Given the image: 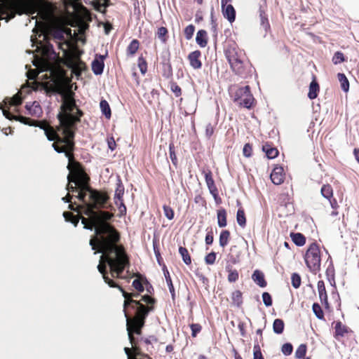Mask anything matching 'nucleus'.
I'll return each mask as SVG.
<instances>
[{
    "label": "nucleus",
    "instance_id": "obj_55",
    "mask_svg": "<svg viewBox=\"0 0 359 359\" xmlns=\"http://www.w3.org/2000/svg\"><path fill=\"white\" fill-rule=\"evenodd\" d=\"M209 191L211 194V195L213 196L214 200L216 203V204L219 205L221 204L222 201V198L219 196L218 190L216 187H212L211 189H209Z\"/></svg>",
    "mask_w": 359,
    "mask_h": 359
},
{
    "label": "nucleus",
    "instance_id": "obj_53",
    "mask_svg": "<svg viewBox=\"0 0 359 359\" xmlns=\"http://www.w3.org/2000/svg\"><path fill=\"white\" fill-rule=\"evenodd\" d=\"M163 209L164 215L168 219L171 220L174 218L175 212L172 208H170L168 205H164L163 206Z\"/></svg>",
    "mask_w": 359,
    "mask_h": 359
},
{
    "label": "nucleus",
    "instance_id": "obj_60",
    "mask_svg": "<svg viewBox=\"0 0 359 359\" xmlns=\"http://www.w3.org/2000/svg\"><path fill=\"white\" fill-rule=\"evenodd\" d=\"M281 351L285 355H290L293 351V346L290 343H285L282 346Z\"/></svg>",
    "mask_w": 359,
    "mask_h": 359
},
{
    "label": "nucleus",
    "instance_id": "obj_3",
    "mask_svg": "<svg viewBox=\"0 0 359 359\" xmlns=\"http://www.w3.org/2000/svg\"><path fill=\"white\" fill-rule=\"evenodd\" d=\"M102 262L108 266L111 270V274L113 277L121 278L122 273L126 268L130 266V262L126 254H117L115 256L107 254L101 255L100 263L97 266L98 271L102 275V278L105 283L110 287H121L118 286L113 280L110 279L107 274V266H102Z\"/></svg>",
    "mask_w": 359,
    "mask_h": 359
},
{
    "label": "nucleus",
    "instance_id": "obj_44",
    "mask_svg": "<svg viewBox=\"0 0 359 359\" xmlns=\"http://www.w3.org/2000/svg\"><path fill=\"white\" fill-rule=\"evenodd\" d=\"M137 65L141 74L144 75L147 71V63L142 56L138 57Z\"/></svg>",
    "mask_w": 359,
    "mask_h": 359
},
{
    "label": "nucleus",
    "instance_id": "obj_38",
    "mask_svg": "<svg viewBox=\"0 0 359 359\" xmlns=\"http://www.w3.org/2000/svg\"><path fill=\"white\" fill-rule=\"evenodd\" d=\"M153 250H154V252L157 263L160 266H162V268H163V264H165L163 262V259L161 257V252H160V250H159V248H158V244H157V242L156 240L153 241Z\"/></svg>",
    "mask_w": 359,
    "mask_h": 359
},
{
    "label": "nucleus",
    "instance_id": "obj_33",
    "mask_svg": "<svg viewBox=\"0 0 359 359\" xmlns=\"http://www.w3.org/2000/svg\"><path fill=\"white\" fill-rule=\"evenodd\" d=\"M161 65L162 66V76L166 79H171L172 77V68L171 63Z\"/></svg>",
    "mask_w": 359,
    "mask_h": 359
},
{
    "label": "nucleus",
    "instance_id": "obj_1",
    "mask_svg": "<svg viewBox=\"0 0 359 359\" xmlns=\"http://www.w3.org/2000/svg\"><path fill=\"white\" fill-rule=\"evenodd\" d=\"M125 299L123 303V312L126 318V329L130 343L133 341L132 333L141 334V330L144 327L145 320L149 313L154 310L153 304L155 299L149 294L142 297L140 301L128 299V294L123 287H118Z\"/></svg>",
    "mask_w": 359,
    "mask_h": 359
},
{
    "label": "nucleus",
    "instance_id": "obj_22",
    "mask_svg": "<svg viewBox=\"0 0 359 359\" xmlns=\"http://www.w3.org/2000/svg\"><path fill=\"white\" fill-rule=\"evenodd\" d=\"M100 108L102 112V114L107 118L109 119L111 116V111L110 106L108 103V102L102 99L100 102Z\"/></svg>",
    "mask_w": 359,
    "mask_h": 359
},
{
    "label": "nucleus",
    "instance_id": "obj_28",
    "mask_svg": "<svg viewBox=\"0 0 359 359\" xmlns=\"http://www.w3.org/2000/svg\"><path fill=\"white\" fill-rule=\"evenodd\" d=\"M62 216L65 222L72 224L75 227L77 226L79 222V219L76 215H72L69 212L65 211L62 213Z\"/></svg>",
    "mask_w": 359,
    "mask_h": 359
},
{
    "label": "nucleus",
    "instance_id": "obj_42",
    "mask_svg": "<svg viewBox=\"0 0 359 359\" xmlns=\"http://www.w3.org/2000/svg\"><path fill=\"white\" fill-rule=\"evenodd\" d=\"M307 346L304 344H300L295 351V357L297 358H304L306 355Z\"/></svg>",
    "mask_w": 359,
    "mask_h": 359
},
{
    "label": "nucleus",
    "instance_id": "obj_47",
    "mask_svg": "<svg viewBox=\"0 0 359 359\" xmlns=\"http://www.w3.org/2000/svg\"><path fill=\"white\" fill-rule=\"evenodd\" d=\"M291 200L292 198L288 193H281L278 196V201L281 205H287V203H290Z\"/></svg>",
    "mask_w": 359,
    "mask_h": 359
},
{
    "label": "nucleus",
    "instance_id": "obj_61",
    "mask_svg": "<svg viewBox=\"0 0 359 359\" xmlns=\"http://www.w3.org/2000/svg\"><path fill=\"white\" fill-rule=\"evenodd\" d=\"M132 286L139 292V293H141V292H143L144 290V287L142 285V283H141V281L136 278L135 280H133V283H132Z\"/></svg>",
    "mask_w": 359,
    "mask_h": 359
},
{
    "label": "nucleus",
    "instance_id": "obj_25",
    "mask_svg": "<svg viewBox=\"0 0 359 359\" xmlns=\"http://www.w3.org/2000/svg\"><path fill=\"white\" fill-rule=\"evenodd\" d=\"M290 237H291L292 241L297 246H303L305 244V243H306V238L301 233H293V232H292L290 233Z\"/></svg>",
    "mask_w": 359,
    "mask_h": 359
},
{
    "label": "nucleus",
    "instance_id": "obj_34",
    "mask_svg": "<svg viewBox=\"0 0 359 359\" xmlns=\"http://www.w3.org/2000/svg\"><path fill=\"white\" fill-rule=\"evenodd\" d=\"M226 18L232 23L236 19V10L233 6L229 4L226 6Z\"/></svg>",
    "mask_w": 359,
    "mask_h": 359
},
{
    "label": "nucleus",
    "instance_id": "obj_39",
    "mask_svg": "<svg viewBox=\"0 0 359 359\" xmlns=\"http://www.w3.org/2000/svg\"><path fill=\"white\" fill-rule=\"evenodd\" d=\"M330 205L332 208V211L330 213V215L333 217H336L339 215V211L338 209L339 208V205L338 204V202L337 199L334 197L328 199Z\"/></svg>",
    "mask_w": 359,
    "mask_h": 359
},
{
    "label": "nucleus",
    "instance_id": "obj_7",
    "mask_svg": "<svg viewBox=\"0 0 359 359\" xmlns=\"http://www.w3.org/2000/svg\"><path fill=\"white\" fill-rule=\"evenodd\" d=\"M304 260L311 271L316 273L320 271L321 262L320 250L316 243H313L309 245L305 253Z\"/></svg>",
    "mask_w": 359,
    "mask_h": 359
},
{
    "label": "nucleus",
    "instance_id": "obj_43",
    "mask_svg": "<svg viewBox=\"0 0 359 359\" xmlns=\"http://www.w3.org/2000/svg\"><path fill=\"white\" fill-rule=\"evenodd\" d=\"M312 309L316 316L320 320H324V313L321 306L318 303H314L312 306Z\"/></svg>",
    "mask_w": 359,
    "mask_h": 359
},
{
    "label": "nucleus",
    "instance_id": "obj_11",
    "mask_svg": "<svg viewBox=\"0 0 359 359\" xmlns=\"http://www.w3.org/2000/svg\"><path fill=\"white\" fill-rule=\"evenodd\" d=\"M3 115L5 116V118H6L7 119H9V120H15V121H20V123H22L25 125L39 127L40 129L43 130L44 132H45V130H47L44 126L35 124L34 123V121L29 118H27L25 116L18 117L16 116L12 115L10 112H8L4 110L3 111Z\"/></svg>",
    "mask_w": 359,
    "mask_h": 359
},
{
    "label": "nucleus",
    "instance_id": "obj_59",
    "mask_svg": "<svg viewBox=\"0 0 359 359\" xmlns=\"http://www.w3.org/2000/svg\"><path fill=\"white\" fill-rule=\"evenodd\" d=\"M100 194L101 193L98 192L96 190L91 191L90 192V199L92 201L94 208H96V205H97V201Z\"/></svg>",
    "mask_w": 359,
    "mask_h": 359
},
{
    "label": "nucleus",
    "instance_id": "obj_57",
    "mask_svg": "<svg viewBox=\"0 0 359 359\" xmlns=\"http://www.w3.org/2000/svg\"><path fill=\"white\" fill-rule=\"evenodd\" d=\"M61 142L63 143L65 145L67 149L69 151H74V147H75L74 140L62 139L61 140Z\"/></svg>",
    "mask_w": 359,
    "mask_h": 359
},
{
    "label": "nucleus",
    "instance_id": "obj_32",
    "mask_svg": "<svg viewBox=\"0 0 359 359\" xmlns=\"http://www.w3.org/2000/svg\"><path fill=\"white\" fill-rule=\"evenodd\" d=\"M320 192L322 196L327 200L333 197V189L329 184L323 185Z\"/></svg>",
    "mask_w": 359,
    "mask_h": 359
},
{
    "label": "nucleus",
    "instance_id": "obj_36",
    "mask_svg": "<svg viewBox=\"0 0 359 359\" xmlns=\"http://www.w3.org/2000/svg\"><path fill=\"white\" fill-rule=\"evenodd\" d=\"M229 261L232 263H236L238 261L240 257V252L238 250V248L236 246H233L230 249V252L229 254Z\"/></svg>",
    "mask_w": 359,
    "mask_h": 359
},
{
    "label": "nucleus",
    "instance_id": "obj_40",
    "mask_svg": "<svg viewBox=\"0 0 359 359\" xmlns=\"http://www.w3.org/2000/svg\"><path fill=\"white\" fill-rule=\"evenodd\" d=\"M168 29L165 27H161L158 29V32L156 33L157 37L161 40V41L165 43L167 41V35H168Z\"/></svg>",
    "mask_w": 359,
    "mask_h": 359
},
{
    "label": "nucleus",
    "instance_id": "obj_12",
    "mask_svg": "<svg viewBox=\"0 0 359 359\" xmlns=\"http://www.w3.org/2000/svg\"><path fill=\"white\" fill-rule=\"evenodd\" d=\"M285 172L283 167L276 165L272 170L270 178L276 185L281 184L285 180Z\"/></svg>",
    "mask_w": 359,
    "mask_h": 359
},
{
    "label": "nucleus",
    "instance_id": "obj_41",
    "mask_svg": "<svg viewBox=\"0 0 359 359\" xmlns=\"http://www.w3.org/2000/svg\"><path fill=\"white\" fill-rule=\"evenodd\" d=\"M236 219H237L238 224L241 226L243 227L245 226L246 218H245V212L243 209L240 208L238 210L237 215H236Z\"/></svg>",
    "mask_w": 359,
    "mask_h": 359
},
{
    "label": "nucleus",
    "instance_id": "obj_8",
    "mask_svg": "<svg viewBox=\"0 0 359 359\" xmlns=\"http://www.w3.org/2000/svg\"><path fill=\"white\" fill-rule=\"evenodd\" d=\"M22 97L19 93H16L12 97H6L4 100L3 102H0V109L2 111V112L4 110L8 112H10L12 115L15 116V114H14L10 111V109L11 107H13V111L15 112H18V107L22 104ZM16 116L19 117L22 116L16 115Z\"/></svg>",
    "mask_w": 359,
    "mask_h": 359
},
{
    "label": "nucleus",
    "instance_id": "obj_51",
    "mask_svg": "<svg viewBox=\"0 0 359 359\" xmlns=\"http://www.w3.org/2000/svg\"><path fill=\"white\" fill-rule=\"evenodd\" d=\"M253 359H264L261 351L259 343L255 344L253 347Z\"/></svg>",
    "mask_w": 359,
    "mask_h": 359
},
{
    "label": "nucleus",
    "instance_id": "obj_6",
    "mask_svg": "<svg viewBox=\"0 0 359 359\" xmlns=\"http://www.w3.org/2000/svg\"><path fill=\"white\" fill-rule=\"evenodd\" d=\"M229 93L233 102L247 109H251L255 105V98L250 92V87H239L233 85L229 88Z\"/></svg>",
    "mask_w": 359,
    "mask_h": 359
},
{
    "label": "nucleus",
    "instance_id": "obj_20",
    "mask_svg": "<svg viewBox=\"0 0 359 359\" xmlns=\"http://www.w3.org/2000/svg\"><path fill=\"white\" fill-rule=\"evenodd\" d=\"M25 108L28 111V113L32 116H39L42 112L40 104L36 101L33 102L32 104L27 103Z\"/></svg>",
    "mask_w": 359,
    "mask_h": 359
},
{
    "label": "nucleus",
    "instance_id": "obj_26",
    "mask_svg": "<svg viewBox=\"0 0 359 359\" xmlns=\"http://www.w3.org/2000/svg\"><path fill=\"white\" fill-rule=\"evenodd\" d=\"M140 42L137 39H133L127 47L126 53L128 56L133 55L138 50Z\"/></svg>",
    "mask_w": 359,
    "mask_h": 359
},
{
    "label": "nucleus",
    "instance_id": "obj_10",
    "mask_svg": "<svg viewBox=\"0 0 359 359\" xmlns=\"http://www.w3.org/2000/svg\"><path fill=\"white\" fill-rule=\"evenodd\" d=\"M107 55V51L104 55H96L95 58L92 61L91 69L95 75L100 76L103 73L104 69V60Z\"/></svg>",
    "mask_w": 359,
    "mask_h": 359
},
{
    "label": "nucleus",
    "instance_id": "obj_62",
    "mask_svg": "<svg viewBox=\"0 0 359 359\" xmlns=\"http://www.w3.org/2000/svg\"><path fill=\"white\" fill-rule=\"evenodd\" d=\"M190 327L191 330V336L193 337H196V335L201 332L202 327L198 323H193L190 325Z\"/></svg>",
    "mask_w": 359,
    "mask_h": 359
},
{
    "label": "nucleus",
    "instance_id": "obj_18",
    "mask_svg": "<svg viewBox=\"0 0 359 359\" xmlns=\"http://www.w3.org/2000/svg\"><path fill=\"white\" fill-rule=\"evenodd\" d=\"M334 330V337L337 339H339V337H344L349 332L348 327L343 325L340 321L335 323Z\"/></svg>",
    "mask_w": 359,
    "mask_h": 359
},
{
    "label": "nucleus",
    "instance_id": "obj_16",
    "mask_svg": "<svg viewBox=\"0 0 359 359\" xmlns=\"http://www.w3.org/2000/svg\"><path fill=\"white\" fill-rule=\"evenodd\" d=\"M262 150L266 153L269 158H274L278 156L279 151L277 148L273 147V144L269 142H266L262 146Z\"/></svg>",
    "mask_w": 359,
    "mask_h": 359
},
{
    "label": "nucleus",
    "instance_id": "obj_52",
    "mask_svg": "<svg viewBox=\"0 0 359 359\" xmlns=\"http://www.w3.org/2000/svg\"><path fill=\"white\" fill-rule=\"evenodd\" d=\"M332 62L334 65L340 64L345 61V57L343 54V53L340 51H337L334 53V56L332 57Z\"/></svg>",
    "mask_w": 359,
    "mask_h": 359
},
{
    "label": "nucleus",
    "instance_id": "obj_23",
    "mask_svg": "<svg viewBox=\"0 0 359 359\" xmlns=\"http://www.w3.org/2000/svg\"><path fill=\"white\" fill-rule=\"evenodd\" d=\"M44 53L50 60H55L57 58L58 55L54 49V46L50 43H47L44 48Z\"/></svg>",
    "mask_w": 359,
    "mask_h": 359
},
{
    "label": "nucleus",
    "instance_id": "obj_31",
    "mask_svg": "<svg viewBox=\"0 0 359 359\" xmlns=\"http://www.w3.org/2000/svg\"><path fill=\"white\" fill-rule=\"evenodd\" d=\"M337 78L341 84V88L344 92L349 90V82L346 75L343 73H338Z\"/></svg>",
    "mask_w": 359,
    "mask_h": 359
},
{
    "label": "nucleus",
    "instance_id": "obj_56",
    "mask_svg": "<svg viewBox=\"0 0 359 359\" xmlns=\"http://www.w3.org/2000/svg\"><path fill=\"white\" fill-rule=\"evenodd\" d=\"M217 222L219 227H224V208L217 211Z\"/></svg>",
    "mask_w": 359,
    "mask_h": 359
},
{
    "label": "nucleus",
    "instance_id": "obj_35",
    "mask_svg": "<svg viewBox=\"0 0 359 359\" xmlns=\"http://www.w3.org/2000/svg\"><path fill=\"white\" fill-rule=\"evenodd\" d=\"M114 203L117 206L119 213L118 215V217H123L126 215L127 208L123 202V199L121 200H114Z\"/></svg>",
    "mask_w": 359,
    "mask_h": 359
},
{
    "label": "nucleus",
    "instance_id": "obj_50",
    "mask_svg": "<svg viewBox=\"0 0 359 359\" xmlns=\"http://www.w3.org/2000/svg\"><path fill=\"white\" fill-rule=\"evenodd\" d=\"M161 65L170 63V53L168 49L164 50L161 54Z\"/></svg>",
    "mask_w": 359,
    "mask_h": 359
},
{
    "label": "nucleus",
    "instance_id": "obj_49",
    "mask_svg": "<svg viewBox=\"0 0 359 359\" xmlns=\"http://www.w3.org/2000/svg\"><path fill=\"white\" fill-rule=\"evenodd\" d=\"M169 155L170 158L175 166L177 165V158L175 151V146L173 143L169 144Z\"/></svg>",
    "mask_w": 359,
    "mask_h": 359
},
{
    "label": "nucleus",
    "instance_id": "obj_13",
    "mask_svg": "<svg viewBox=\"0 0 359 359\" xmlns=\"http://www.w3.org/2000/svg\"><path fill=\"white\" fill-rule=\"evenodd\" d=\"M201 55V52L198 50L191 52L188 55V60L191 67L194 69H201L202 67V62L199 60Z\"/></svg>",
    "mask_w": 359,
    "mask_h": 359
},
{
    "label": "nucleus",
    "instance_id": "obj_17",
    "mask_svg": "<svg viewBox=\"0 0 359 359\" xmlns=\"http://www.w3.org/2000/svg\"><path fill=\"white\" fill-rule=\"evenodd\" d=\"M196 42L201 48H205L208 44V34L205 29H200L196 33Z\"/></svg>",
    "mask_w": 359,
    "mask_h": 359
},
{
    "label": "nucleus",
    "instance_id": "obj_15",
    "mask_svg": "<svg viewBox=\"0 0 359 359\" xmlns=\"http://www.w3.org/2000/svg\"><path fill=\"white\" fill-rule=\"evenodd\" d=\"M319 297L322 304H325V306H328L327 294L323 280H319L317 284Z\"/></svg>",
    "mask_w": 359,
    "mask_h": 359
},
{
    "label": "nucleus",
    "instance_id": "obj_54",
    "mask_svg": "<svg viewBox=\"0 0 359 359\" xmlns=\"http://www.w3.org/2000/svg\"><path fill=\"white\" fill-rule=\"evenodd\" d=\"M57 118L60 121V123H66L69 119H70V116L68 114H67L65 111L61 109V111L58 113L57 115Z\"/></svg>",
    "mask_w": 359,
    "mask_h": 359
},
{
    "label": "nucleus",
    "instance_id": "obj_48",
    "mask_svg": "<svg viewBox=\"0 0 359 359\" xmlns=\"http://www.w3.org/2000/svg\"><path fill=\"white\" fill-rule=\"evenodd\" d=\"M291 283L293 287L297 289L300 287L302 279L300 276L297 273H293L291 276Z\"/></svg>",
    "mask_w": 359,
    "mask_h": 359
},
{
    "label": "nucleus",
    "instance_id": "obj_58",
    "mask_svg": "<svg viewBox=\"0 0 359 359\" xmlns=\"http://www.w3.org/2000/svg\"><path fill=\"white\" fill-rule=\"evenodd\" d=\"M216 256H217L216 252H215L213 251L210 252V253H208L205 257V264H208V265L213 264L215 263V262Z\"/></svg>",
    "mask_w": 359,
    "mask_h": 359
},
{
    "label": "nucleus",
    "instance_id": "obj_9",
    "mask_svg": "<svg viewBox=\"0 0 359 359\" xmlns=\"http://www.w3.org/2000/svg\"><path fill=\"white\" fill-rule=\"evenodd\" d=\"M89 212H92V222L90 224H93V227L97 225L100 227L102 224H108L107 222L111 220L114 215L112 212L104 210L93 211L88 210L86 214L88 215Z\"/></svg>",
    "mask_w": 359,
    "mask_h": 359
},
{
    "label": "nucleus",
    "instance_id": "obj_4",
    "mask_svg": "<svg viewBox=\"0 0 359 359\" xmlns=\"http://www.w3.org/2000/svg\"><path fill=\"white\" fill-rule=\"evenodd\" d=\"M61 97L62 104L60 109L65 111L70 116V119L80 121L81 117L83 116L82 111L78 107L76 100L74 98L75 94L65 88L57 89L55 92Z\"/></svg>",
    "mask_w": 359,
    "mask_h": 359
},
{
    "label": "nucleus",
    "instance_id": "obj_37",
    "mask_svg": "<svg viewBox=\"0 0 359 359\" xmlns=\"http://www.w3.org/2000/svg\"><path fill=\"white\" fill-rule=\"evenodd\" d=\"M259 18L261 21V25L263 27V28L265 29V31H267L270 29V24L268 20L267 15L266 14L265 11L263 10L259 11Z\"/></svg>",
    "mask_w": 359,
    "mask_h": 359
},
{
    "label": "nucleus",
    "instance_id": "obj_2",
    "mask_svg": "<svg viewBox=\"0 0 359 359\" xmlns=\"http://www.w3.org/2000/svg\"><path fill=\"white\" fill-rule=\"evenodd\" d=\"M81 223L83 224V229L94 231L95 234L99 236L98 243L100 249L94 254L104 252L110 255L121 254L118 252L116 244L120 241V233L115 227L109 224H102L100 227H93V224H88L87 219L83 218Z\"/></svg>",
    "mask_w": 359,
    "mask_h": 359
},
{
    "label": "nucleus",
    "instance_id": "obj_21",
    "mask_svg": "<svg viewBox=\"0 0 359 359\" xmlns=\"http://www.w3.org/2000/svg\"><path fill=\"white\" fill-rule=\"evenodd\" d=\"M320 90V87L318 82L316 80V78L311 82L309 86V90L308 93V97L311 100H313L317 97L318 94Z\"/></svg>",
    "mask_w": 359,
    "mask_h": 359
},
{
    "label": "nucleus",
    "instance_id": "obj_27",
    "mask_svg": "<svg viewBox=\"0 0 359 359\" xmlns=\"http://www.w3.org/2000/svg\"><path fill=\"white\" fill-rule=\"evenodd\" d=\"M232 304L236 306H240L243 304V294L240 290L234 291L231 296Z\"/></svg>",
    "mask_w": 359,
    "mask_h": 359
},
{
    "label": "nucleus",
    "instance_id": "obj_24",
    "mask_svg": "<svg viewBox=\"0 0 359 359\" xmlns=\"http://www.w3.org/2000/svg\"><path fill=\"white\" fill-rule=\"evenodd\" d=\"M124 191H125V188L121 182V180L120 179L119 177H118L114 199V200L123 199Z\"/></svg>",
    "mask_w": 359,
    "mask_h": 359
},
{
    "label": "nucleus",
    "instance_id": "obj_64",
    "mask_svg": "<svg viewBox=\"0 0 359 359\" xmlns=\"http://www.w3.org/2000/svg\"><path fill=\"white\" fill-rule=\"evenodd\" d=\"M262 299H263V302L266 306H271L272 305V298H271V294L269 292H263Z\"/></svg>",
    "mask_w": 359,
    "mask_h": 359
},
{
    "label": "nucleus",
    "instance_id": "obj_63",
    "mask_svg": "<svg viewBox=\"0 0 359 359\" xmlns=\"http://www.w3.org/2000/svg\"><path fill=\"white\" fill-rule=\"evenodd\" d=\"M108 199L109 197L107 195L100 194L98 198L97 205H96V208H104L105 204L107 203Z\"/></svg>",
    "mask_w": 359,
    "mask_h": 359
},
{
    "label": "nucleus",
    "instance_id": "obj_5",
    "mask_svg": "<svg viewBox=\"0 0 359 359\" xmlns=\"http://www.w3.org/2000/svg\"><path fill=\"white\" fill-rule=\"evenodd\" d=\"M226 57L235 74L245 77L247 74L248 64L245 60V54L235 45L226 50Z\"/></svg>",
    "mask_w": 359,
    "mask_h": 359
},
{
    "label": "nucleus",
    "instance_id": "obj_29",
    "mask_svg": "<svg viewBox=\"0 0 359 359\" xmlns=\"http://www.w3.org/2000/svg\"><path fill=\"white\" fill-rule=\"evenodd\" d=\"M285 327L284 321L282 319L277 318L273 321V330L276 334H280L283 332Z\"/></svg>",
    "mask_w": 359,
    "mask_h": 359
},
{
    "label": "nucleus",
    "instance_id": "obj_46",
    "mask_svg": "<svg viewBox=\"0 0 359 359\" xmlns=\"http://www.w3.org/2000/svg\"><path fill=\"white\" fill-rule=\"evenodd\" d=\"M65 32L62 28H57L53 31L52 36L55 40L62 41L65 39Z\"/></svg>",
    "mask_w": 359,
    "mask_h": 359
},
{
    "label": "nucleus",
    "instance_id": "obj_14",
    "mask_svg": "<svg viewBox=\"0 0 359 359\" xmlns=\"http://www.w3.org/2000/svg\"><path fill=\"white\" fill-rule=\"evenodd\" d=\"M162 270H163V275L165 276V281L167 283V285H168V289H169V292H170V293L171 294L172 299L173 300H175V291L174 285L172 284V281L171 277L170 276V273H169V271L168 270V268L165 266V264H163V267L162 268Z\"/></svg>",
    "mask_w": 359,
    "mask_h": 359
},
{
    "label": "nucleus",
    "instance_id": "obj_30",
    "mask_svg": "<svg viewBox=\"0 0 359 359\" xmlns=\"http://www.w3.org/2000/svg\"><path fill=\"white\" fill-rule=\"evenodd\" d=\"M179 253L182 257L184 263L186 265H189L191 263V258L189 254L187 249L184 247L180 246L179 248Z\"/></svg>",
    "mask_w": 359,
    "mask_h": 359
},
{
    "label": "nucleus",
    "instance_id": "obj_19",
    "mask_svg": "<svg viewBox=\"0 0 359 359\" xmlns=\"http://www.w3.org/2000/svg\"><path fill=\"white\" fill-rule=\"evenodd\" d=\"M252 278L261 287H265L267 285L264 273L259 270L254 271Z\"/></svg>",
    "mask_w": 359,
    "mask_h": 359
},
{
    "label": "nucleus",
    "instance_id": "obj_45",
    "mask_svg": "<svg viewBox=\"0 0 359 359\" xmlns=\"http://www.w3.org/2000/svg\"><path fill=\"white\" fill-rule=\"evenodd\" d=\"M194 32L195 26L194 25L190 24L187 25L184 30L185 39L187 40L191 39L194 36Z\"/></svg>",
    "mask_w": 359,
    "mask_h": 359
}]
</instances>
